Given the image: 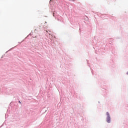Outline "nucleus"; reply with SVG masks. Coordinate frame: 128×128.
Instances as JSON below:
<instances>
[{"mask_svg":"<svg viewBox=\"0 0 128 128\" xmlns=\"http://www.w3.org/2000/svg\"><path fill=\"white\" fill-rule=\"evenodd\" d=\"M52 0H50V2H52Z\"/></svg>","mask_w":128,"mask_h":128,"instance_id":"nucleus-2","label":"nucleus"},{"mask_svg":"<svg viewBox=\"0 0 128 128\" xmlns=\"http://www.w3.org/2000/svg\"><path fill=\"white\" fill-rule=\"evenodd\" d=\"M127 74H128V72H127Z\"/></svg>","mask_w":128,"mask_h":128,"instance_id":"nucleus-4","label":"nucleus"},{"mask_svg":"<svg viewBox=\"0 0 128 128\" xmlns=\"http://www.w3.org/2000/svg\"><path fill=\"white\" fill-rule=\"evenodd\" d=\"M106 114L107 116V118H106V122H110V114L108 113V112H107L106 113Z\"/></svg>","mask_w":128,"mask_h":128,"instance_id":"nucleus-1","label":"nucleus"},{"mask_svg":"<svg viewBox=\"0 0 128 128\" xmlns=\"http://www.w3.org/2000/svg\"><path fill=\"white\" fill-rule=\"evenodd\" d=\"M20 104V101H19Z\"/></svg>","mask_w":128,"mask_h":128,"instance_id":"nucleus-3","label":"nucleus"}]
</instances>
